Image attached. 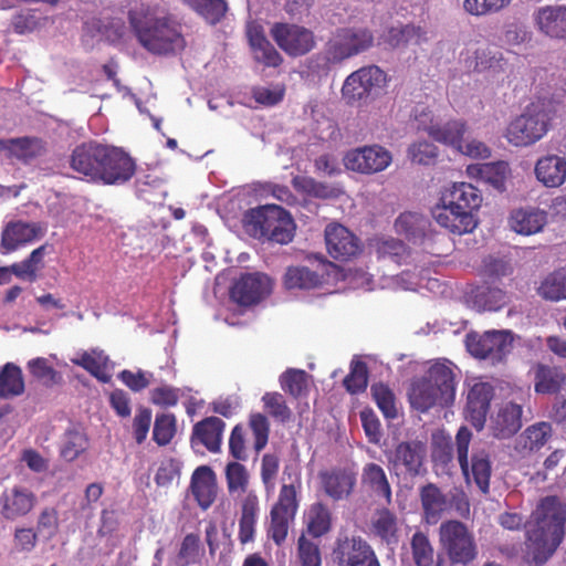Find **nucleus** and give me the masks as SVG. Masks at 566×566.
Instances as JSON below:
<instances>
[{
  "label": "nucleus",
  "mask_w": 566,
  "mask_h": 566,
  "mask_svg": "<svg viewBox=\"0 0 566 566\" xmlns=\"http://www.w3.org/2000/svg\"><path fill=\"white\" fill-rule=\"evenodd\" d=\"M48 231L44 222L11 221L1 235L2 253H11L41 240Z\"/></svg>",
  "instance_id": "f3484780"
},
{
  "label": "nucleus",
  "mask_w": 566,
  "mask_h": 566,
  "mask_svg": "<svg viewBox=\"0 0 566 566\" xmlns=\"http://www.w3.org/2000/svg\"><path fill=\"white\" fill-rule=\"evenodd\" d=\"M513 333L507 329L488 331L482 335L476 333L467 336L468 352L481 359H489L492 364L502 361L513 347Z\"/></svg>",
  "instance_id": "9b49d317"
},
{
  "label": "nucleus",
  "mask_w": 566,
  "mask_h": 566,
  "mask_svg": "<svg viewBox=\"0 0 566 566\" xmlns=\"http://www.w3.org/2000/svg\"><path fill=\"white\" fill-rule=\"evenodd\" d=\"M191 494L202 510L213 503L217 495V481L214 472L207 465L199 467L191 476Z\"/></svg>",
  "instance_id": "473e14b6"
},
{
  "label": "nucleus",
  "mask_w": 566,
  "mask_h": 566,
  "mask_svg": "<svg viewBox=\"0 0 566 566\" xmlns=\"http://www.w3.org/2000/svg\"><path fill=\"white\" fill-rule=\"evenodd\" d=\"M408 396L412 408L421 412L451 405L455 398L451 363L448 360L433 363L424 377L411 384Z\"/></svg>",
  "instance_id": "f03ea898"
},
{
  "label": "nucleus",
  "mask_w": 566,
  "mask_h": 566,
  "mask_svg": "<svg viewBox=\"0 0 566 566\" xmlns=\"http://www.w3.org/2000/svg\"><path fill=\"white\" fill-rule=\"evenodd\" d=\"M494 389L490 382L475 380L470 386L467 396V418L478 430H482Z\"/></svg>",
  "instance_id": "4be33fe9"
},
{
  "label": "nucleus",
  "mask_w": 566,
  "mask_h": 566,
  "mask_svg": "<svg viewBox=\"0 0 566 566\" xmlns=\"http://www.w3.org/2000/svg\"><path fill=\"white\" fill-rule=\"evenodd\" d=\"M243 222L254 238H266L280 244H287L294 237L295 224L291 214L276 205L249 210Z\"/></svg>",
  "instance_id": "20e7f679"
},
{
  "label": "nucleus",
  "mask_w": 566,
  "mask_h": 566,
  "mask_svg": "<svg viewBox=\"0 0 566 566\" xmlns=\"http://www.w3.org/2000/svg\"><path fill=\"white\" fill-rule=\"evenodd\" d=\"M471 438L472 433L468 428L461 427L459 429L455 436L458 461L467 481L472 479L481 492L485 494L490 489L491 462L489 454L483 450L473 452L471 462H469Z\"/></svg>",
  "instance_id": "9d476101"
},
{
  "label": "nucleus",
  "mask_w": 566,
  "mask_h": 566,
  "mask_svg": "<svg viewBox=\"0 0 566 566\" xmlns=\"http://www.w3.org/2000/svg\"><path fill=\"white\" fill-rule=\"evenodd\" d=\"M297 558L301 566H322L318 545L301 535L297 541Z\"/></svg>",
  "instance_id": "69168bd1"
},
{
  "label": "nucleus",
  "mask_w": 566,
  "mask_h": 566,
  "mask_svg": "<svg viewBox=\"0 0 566 566\" xmlns=\"http://www.w3.org/2000/svg\"><path fill=\"white\" fill-rule=\"evenodd\" d=\"M24 379L21 368L13 364L7 363L0 369V396L3 398H12L24 392Z\"/></svg>",
  "instance_id": "8fccbe9b"
},
{
  "label": "nucleus",
  "mask_w": 566,
  "mask_h": 566,
  "mask_svg": "<svg viewBox=\"0 0 566 566\" xmlns=\"http://www.w3.org/2000/svg\"><path fill=\"white\" fill-rule=\"evenodd\" d=\"M375 249L379 258H390L398 264L406 262V259L409 258L405 244L392 238L377 239Z\"/></svg>",
  "instance_id": "bf43d9fd"
},
{
  "label": "nucleus",
  "mask_w": 566,
  "mask_h": 566,
  "mask_svg": "<svg viewBox=\"0 0 566 566\" xmlns=\"http://www.w3.org/2000/svg\"><path fill=\"white\" fill-rule=\"evenodd\" d=\"M565 381L566 376L559 368L542 364L535 368L534 389L537 394H555Z\"/></svg>",
  "instance_id": "09e8293b"
},
{
  "label": "nucleus",
  "mask_w": 566,
  "mask_h": 566,
  "mask_svg": "<svg viewBox=\"0 0 566 566\" xmlns=\"http://www.w3.org/2000/svg\"><path fill=\"white\" fill-rule=\"evenodd\" d=\"M325 493L333 500L347 497L356 482L355 475L346 470H332L321 473Z\"/></svg>",
  "instance_id": "ea45409f"
},
{
  "label": "nucleus",
  "mask_w": 566,
  "mask_h": 566,
  "mask_svg": "<svg viewBox=\"0 0 566 566\" xmlns=\"http://www.w3.org/2000/svg\"><path fill=\"white\" fill-rule=\"evenodd\" d=\"M361 485L376 496L391 500V489L384 469L376 463H368L361 473Z\"/></svg>",
  "instance_id": "a18cd8bd"
},
{
  "label": "nucleus",
  "mask_w": 566,
  "mask_h": 566,
  "mask_svg": "<svg viewBox=\"0 0 566 566\" xmlns=\"http://www.w3.org/2000/svg\"><path fill=\"white\" fill-rule=\"evenodd\" d=\"M411 553L417 566H433L434 549L429 537L422 532H416L411 537Z\"/></svg>",
  "instance_id": "13d9d810"
},
{
  "label": "nucleus",
  "mask_w": 566,
  "mask_h": 566,
  "mask_svg": "<svg viewBox=\"0 0 566 566\" xmlns=\"http://www.w3.org/2000/svg\"><path fill=\"white\" fill-rule=\"evenodd\" d=\"M523 408L518 403L503 402L491 413L489 430L496 439H509L522 427Z\"/></svg>",
  "instance_id": "aec40b11"
},
{
  "label": "nucleus",
  "mask_w": 566,
  "mask_h": 566,
  "mask_svg": "<svg viewBox=\"0 0 566 566\" xmlns=\"http://www.w3.org/2000/svg\"><path fill=\"white\" fill-rule=\"evenodd\" d=\"M35 503L36 496L28 488H7L0 495V514L8 521H14L30 513Z\"/></svg>",
  "instance_id": "412c9836"
},
{
  "label": "nucleus",
  "mask_w": 566,
  "mask_h": 566,
  "mask_svg": "<svg viewBox=\"0 0 566 566\" xmlns=\"http://www.w3.org/2000/svg\"><path fill=\"white\" fill-rule=\"evenodd\" d=\"M226 481L227 488L231 495L233 494H247L248 485L250 481V474L247 468L237 462L232 461L226 465Z\"/></svg>",
  "instance_id": "6e6d98bb"
},
{
  "label": "nucleus",
  "mask_w": 566,
  "mask_h": 566,
  "mask_svg": "<svg viewBox=\"0 0 566 566\" xmlns=\"http://www.w3.org/2000/svg\"><path fill=\"white\" fill-rule=\"evenodd\" d=\"M259 514V497L254 491H250L242 497L240 503L238 538L241 544L254 541Z\"/></svg>",
  "instance_id": "2f4dec72"
},
{
  "label": "nucleus",
  "mask_w": 566,
  "mask_h": 566,
  "mask_svg": "<svg viewBox=\"0 0 566 566\" xmlns=\"http://www.w3.org/2000/svg\"><path fill=\"white\" fill-rule=\"evenodd\" d=\"M334 556L338 566H380L371 546L360 537L338 538Z\"/></svg>",
  "instance_id": "a211bd4d"
},
{
  "label": "nucleus",
  "mask_w": 566,
  "mask_h": 566,
  "mask_svg": "<svg viewBox=\"0 0 566 566\" xmlns=\"http://www.w3.org/2000/svg\"><path fill=\"white\" fill-rule=\"evenodd\" d=\"M427 31L416 24H399L387 30L382 40L391 48L406 46L408 44H421L427 41Z\"/></svg>",
  "instance_id": "37998d69"
},
{
  "label": "nucleus",
  "mask_w": 566,
  "mask_h": 566,
  "mask_svg": "<svg viewBox=\"0 0 566 566\" xmlns=\"http://www.w3.org/2000/svg\"><path fill=\"white\" fill-rule=\"evenodd\" d=\"M424 450L420 443L402 442L397 446L392 463L396 470L416 475L422 465Z\"/></svg>",
  "instance_id": "e433bc0d"
},
{
  "label": "nucleus",
  "mask_w": 566,
  "mask_h": 566,
  "mask_svg": "<svg viewBox=\"0 0 566 566\" xmlns=\"http://www.w3.org/2000/svg\"><path fill=\"white\" fill-rule=\"evenodd\" d=\"M538 182L547 188H558L566 181V158L555 154L539 157L534 167Z\"/></svg>",
  "instance_id": "c85d7f7f"
},
{
  "label": "nucleus",
  "mask_w": 566,
  "mask_h": 566,
  "mask_svg": "<svg viewBox=\"0 0 566 566\" xmlns=\"http://www.w3.org/2000/svg\"><path fill=\"white\" fill-rule=\"evenodd\" d=\"M104 146L95 143L77 146L71 157L72 169L87 180L97 182Z\"/></svg>",
  "instance_id": "bb28decb"
},
{
  "label": "nucleus",
  "mask_w": 566,
  "mask_h": 566,
  "mask_svg": "<svg viewBox=\"0 0 566 566\" xmlns=\"http://www.w3.org/2000/svg\"><path fill=\"white\" fill-rule=\"evenodd\" d=\"M395 230L412 243L421 245L428 253L437 256L442 254L436 247L441 238L429 231V221L422 214L411 211L400 213L395 221Z\"/></svg>",
  "instance_id": "ddd939ff"
},
{
  "label": "nucleus",
  "mask_w": 566,
  "mask_h": 566,
  "mask_svg": "<svg viewBox=\"0 0 566 566\" xmlns=\"http://www.w3.org/2000/svg\"><path fill=\"white\" fill-rule=\"evenodd\" d=\"M292 184L297 192L308 199H332L342 195L339 187L318 182L306 176L294 177Z\"/></svg>",
  "instance_id": "49530a36"
},
{
  "label": "nucleus",
  "mask_w": 566,
  "mask_h": 566,
  "mask_svg": "<svg viewBox=\"0 0 566 566\" xmlns=\"http://www.w3.org/2000/svg\"><path fill=\"white\" fill-rule=\"evenodd\" d=\"M467 125L463 120L453 119L444 123L443 125L438 124L436 129H431V137L444 145L457 148L467 134Z\"/></svg>",
  "instance_id": "5fc2aeb1"
},
{
  "label": "nucleus",
  "mask_w": 566,
  "mask_h": 566,
  "mask_svg": "<svg viewBox=\"0 0 566 566\" xmlns=\"http://www.w3.org/2000/svg\"><path fill=\"white\" fill-rule=\"evenodd\" d=\"M538 293L551 301L566 298V269H560L547 275L541 283Z\"/></svg>",
  "instance_id": "4d7b16f0"
},
{
  "label": "nucleus",
  "mask_w": 566,
  "mask_h": 566,
  "mask_svg": "<svg viewBox=\"0 0 566 566\" xmlns=\"http://www.w3.org/2000/svg\"><path fill=\"white\" fill-rule=\"evenodd\" d=\"M532 17L538 32L551 39L566 40V6H543Z\"/></svg>",
  "instance_id": "a878e982"
},
{
  "label": "nucleus",
  "mask_w": 566,
  "mask_h": 566,
  "mask_svg": "<svg viewBox=\"0 0 566 566\" xmlns=\"http://www.w3.org/2000/svg\"><path fill=\"white\" fill-rule=\"evenodd\" d=\"M374 400L382 415L388 419L397 417L396 398L392 391L382 384H375L370 388Z\"/></svg>",
  "instance_id": "680f3d73"
},
{
  "label": "nucleus",
  "mask_w": 566,
  "mask_h": 566,
  "mask_svg": "<svg viewBox=\"0 0 566 566\" xmlns=\"http://www.w3.org/2000/svg\"><path fill=\"white\" fill-rule=\"evenodd\" d=\"M250 46L253 51L254 59L263 63L265 66H277L282 62L280 53L266 40L261 25L250 23L247 30Z\"/></svg>",
  "instance_id": "72a5a7b5"
},
{
  "label": "nucleus",
  "mask_w": 566,
  "mask_h": 566,
  "mask_svg": "<svg viewBox=\"0 0 566 566\" xmlns=\"http://www.w3.org/2000/svg\"><path fill=\"white\" fill-rule=\"evenodd\" d=\"M547 222L545 211L535 208L514 210L510 217V227L523 235H532L543 230Z\"/></svg>",
  "instance_id": "f704fd0d"
},
{
  "label": "nucleus",
  "mask_w": 566,
  "mask_h": 566,
  "mask_svg": "<svg viewBox=\"0 0 566 566\" xmlns=\"http://www.w3.org/2000/svg\"><path fill=\"white\" fill-rule=\"evenodd\" d=\"M387 74L377 65H366L352 72L342 86L343 98L350 105L366 104L387 85Z\"/></svg>",
  "instance_id": "0eeeda50"
},
{
  "label": "nucleus",
  "mask_w": 566,
  "mask_h": 566,
  "mask_svg": "<svg viewBox=\"0 0 566 566\" xmlns=\"http://www.w3.org/2000/svg\"><path fill=\"white\" fill-rule=\"evenodd\" d=\"M438 156V148L428 140H418L408 148V158L419 165H431Z\"/></svg>",
  "instance_id": "e2e57ef3"
},
{
  "label": "nucleus",
  "mask_w": 566,
  "mask_h": 566,
  "mask_svg": "<svg viewBox=\"0 0 566 566\" xmlns=\"http://www.w3.org/2000/svg\"><path fill=\"white\" fill-rule=\"evenodd\" d=\"M497 522L509 531H518L525 526L527 562L533 566H541L563 542L566 506L556 496H546L536 505L527 522L522 514L513 511L501 513Z\"/></svg>",
  "instance_id": "f257e3e1"
},
{
  "label": "nucleus",
  "mask_w": 566,
  "mask_h": 566,
  "mask_svg": "<svg viewBox=\"0 0 566 566\" xmlns=\"http://www.w3.org/2000/svg\"><path fill=\"white\" fill-rule=\"evenodd\" d=\"M342 276L340 270L333 263L319 261L315 270L306 266H291L284 275L289 290H312L329 285Z\"/></svg>",
  "instance_id": "f8f14e48"
},
{
  "label": "nucleus",
  "mask_w": 566,
  "mask_h": 566,
  "mask_svg": "<svg viewBox=\"0 0 566 566\" xmlns=\"http://www.w3.org/2000/svg\"><path fill=\"white\" fill-rule=\"evenodd\" d=\"M371 527L387 544L398 543V520L392 512L386 509L378 511L373 517Z\"/></svg>",
  "instance_id": "3c124183"
},
{
  "label": "nucleus",
  "mask_w": 566,
  "mask_h": 566,
  "mask_svg": "<svg viewBox=\"0 0 566 566\" xmlns=\"http://www.w3.org/2000/svg\"><path fill=\"white\" fill-rule=\"evenodd\" d=\"M325 241L328 253L334 259H347L359 250L357 238L344 226L328 224L325 229Z\"/></svg>",
  "instance_id": "cd10ccee"
},
{
  "label": "nucleus",
  "mask_w": 566,
  "mask_h": 566,
  "mask_svg": "<svg viewBox=\"0 0 566 566\" xmlns=\"http://www.w3.org/2000/svg\"><path fill=\"white\" fill-rule=\"evenodd\" d=\"M176 432V420L170 413H163L156 417L154 426V440L159 446L170 442Z\"/></svg>",
  "instance_id": "338daca9"
},
{
  "label": "nucleus",
  "mask_w": 566,
  "mask_h": 566,
  "mask_svg": "<svg viewBox=\"0 0 566 566\" xmlns=\"http://www.w3.org/2000/svg\"><path fill=\"white\" fill-rule=\"evenodd\" d=\"M553 428L549 422L539 421L528 426L513 443V455L526 459L538 452L552 438Z\"/></svg>",
  "instance_id": "b1692460"
},
{
  "label": "nucleus",
  "mask_w": 566,
  "mask_h": 566,
  "mask_svg": "<svg viewBox=\"0 0 566 566\" xmlns=\"http://www.w3.org/2000/svg\"><path fill=\"white\" fill-rule=\"evenodd\" d=\"M281 387L294 397L301 396L307 389V375L301 369H289L281 378Z\"/></svg>",
  "instance_id": "0e129e2a"
},
{
  "label": "nucleus",
  "mask_w": 566,
  "mask_h": 566,
  "mask_svg": "<svg viewBox=\"0 0 566 566\" xmlns=\"http://www.w3.org/2000/svg\"><path fill=\"white\" fill-rule=\"evenodd\" d=\"M420 499L426 522L436 524L449 506L446 495L434 484H427L420 491Z\"/></svg>",
  "instance_id": "a19ab883"
},
{
  "label": "nucleus",
  "mask_w": 566,
  "mask_h": 566,
  "mask_svg": "<svg viewBox=\"0 0 566 566\" xmlns=\"http://www.w3.org/2000/svg\"><path fill=\"white\" fill-rule=\"evenodd\" d=\"M468 302L479 312H496L509 303V296L502 289L482 285L471 291Z\"/></svg>",
  "instance_id": "c9c22d12"
},
{
  "label": "nucleus",
  "mask_w": 566,
  "mask_h": 566,
  "mask_svg": "<svg viewBox=\"0 0 566 566\" xmlns=\"http://www.w3.org/2000/svg\"><path fill=\"white\" fill-rule=\"evenodd\" d=\"M441 202L449 205L455 211L474 216L482 203V195L478 188L468 182H454L446 187L440 197Z\"/></svg>",
  "instance_id": "5701e85b"
},
{
  "label": "nucleus",
  "mask_w": 566,
  "mask_h": 566,
  "mask_svg": "<svg viewBox=\"0 0 566 566\" xmlns=\"http://www.w3.org/2000/svg\"><path fill=\"white\" fill-rule=\"evenodd\" d=\"M465 64L469 70L478 73H485V77L491 82H502L506 75L507 63L499 52H492L489 49H475L473 59L470 51L465 53Z\"/></svg>",
  "instance_id": "393cba45"
},
{
  "label": "nucleus",
  "mask_w": 566,
  "mask_h": 566,
  "mask_svg": "<svg viewBox=\"0 0 566 566\" xmlns=\"http://www.w3.org/2000/svg\"><path fill=\"white\" fill-rule=\"evenodd\" d=\"M439 543L452 564L467 565L478 555L473 534L459 521H447L440 525Z\"/></svg>",
  "instance_id": "1a4fd4ad"
},
{
  "label": "nucleus",
  "mask_w": 566,
  "mask_h": 566,
  "mask_svg": "<svg viewBox=\"0 0 566 566\" xmlns=\"http://www.w3.org/2000/svg\"><path fill=\"white\" fill-rule=\"evenodd\" d=\"M271 34L277 45L292 56L306 54L315 45L313 32L297 24L275 23Z\"/></svg>",
  "instance_id": "dca6fc26"
},
{
  "label": "nucleus",
  "mask_w": 566,
  "mask_h": 566,
  "mask_svg": "<svg viewBox=\"0 0 566 566\" xmlns=\"http://www.w3.org/2000/svg\"><path fill=\"white\" fill-rule=\"evenodd\" d=\"M181 1L210 24H217L220 22L228 11V4L224 0Z\"/></svg>",
  "instance_id": "603ef678"
},
{
  "label": "nucleus",
  "mask_w": 566,
  "mask_h": 566,
  "mask_svg": "<svg viewBox=\"0 0 566 566\" xmlns=\"http://www.w3.org/2000/svg\"><path fill=\"white\" fill-rule=\"evenodd\" d=\"M374 44L373 32L364 27H346L337 29L326 44L324 67L356 56Z\"/></svg>",
  "instance_id": "423d86ee"
},
{
  "label": "nucleus",
  "mask_w": 566,
  "mask_h": 566,
  "mask_svg": "<svg viewBox=\"0 0 566 566\" xmlns=\"http://www.w3.org/2000/svg\"><path fill=\"white\" fill-rule=\"evenodd\" d=\"M306 531L313 537H321L332 527V514L329 509L321 502L313 503L304 513Z\"/></svg>",
  "instance_id": "de8ad7c7"
},
{
  "label": "nucleus",
  "mask_w": 566,
  "mask_h": 566,
  "mask_svg": "<svg viewBox=\"0 0 566 566\" xmlns=\"http://www.w3.org/2000/svg\"><path fill=\"white\" fill-rule=\"evenodd\" d=\"M432 217L439 226L454 234L472 232L478 226L475 216L455 211L453 207L441 201L432 209Z\"/></svg>",
  "instance_id": "c756f323"
},
{
  "label": "nucleus",
  "mask_w": 566,
  "mask_h": 566,
  "mask_svg": "<svg viewBox=\"0 0 566 566\" xmlns=\"http://www.w3.org/2000/svg\"><path fill=\"white\" fill-rule=\"evenodd\" d=\"M88 442L85 433L77 428H71L64 433L61 444L60 454L65 461H74L77 459L86 449Z\"/></svg>",
  "instance_id": "864d4df0"
},
{
  "label": "nucleus",
  "mask_w": 566,
  "mask_h": 566,
  "mask_svg": "<svg viewBox=\"0 0 566 566\" xmlns=\"http://www.w3.org/2000/svg\"><path fill=\"white\" fill-rule=\"evenodd\" d=\"M512 0H464L463 9L473 17L495 14L511 4Z\"/></svg>",
  "instance_id": "052dcab7"
},
{
  "label": "nucleus",
  "mask_w": 566,
  "mask_h": 566,
  "mask_svg": "<svg viewBox=\"0 0 566 566\" xmlns=\"http://www.w3.org/2000/svg\"><path fill=\"white\" fill-rule=\"evenodd\" d=\"M271 290L272 281L268 275L248 273L234 283L231 289V297L242 306H250L268 296Z\"/></svg>",
  "instance_id": "6ab92c4d"
},
{
  "label": "nucleus",
  "mask_w": 566,
  "mask_h": 566,
  "mask_svg": "<svg viewBox=\"0 0 566 566\" xmlns=\"http://www.w3.org/2000/svg\"><path fill=\"white\" fill-rule=\"evenodd\" d=\"M223 429L224 422L217 417L202 420L193 428L192 447L195 448L198 443H201L211 452L219 451Z\"/></svg>",
  "instance_id": "4c0bfd02"
},
{
  "label": "nucleus",
  "mask_w": 566,
  "mask_h": 566,
  "mask_svg": "<svg viewBox=\"0 0 566 566\" xmlns=\"http://www.w3.org/2000/svg\"><path fill=\"white\" fill-rule=\"evenodd\" d=\"M300 489V482L297 485L294 482L284 483L280 489L276 502L270 511L266 534L276 545H282L285 542L290 526L295 520L300 506L297 497Z\"/></svg>",
  "instance_id": "6e6552de"
},
{
  "label": "nucleus",
  "mask_w": 566,
  "mask_h": 566,
  "mask_svg": "<svg viewBox=\"0 0 566 566\" xmlns=\"http://www.w3.org/2000/svg\"><path fill=\"white\" fill-rule=\"evenodd\" d=\"M42 150V144L36 138L20 137L0 139V153L8 158L29 160L36 157Z\"/></svg>",
  "instance_id": "c03bdc74"
},
{
  "label": "nucleus",
  "mask_w": 566,
  "mask_h": 566,
  "mask_svg": "<svg viewBox=\"0 0 566 566\" xmlns=\"http://www.w3.org/2000/svg\"><path fill=\"white\" fill-rule=\"evenodd\" d=\"M556 113L557 107L554 102L536 99L509 123L504 137L515 147L532 146L549 132Z\"/></svg>",
  "instance_id": "7ed1b4c3"
},
{
  "label": "nucleus",
  "mask_w": 566,
  "mask_h": 566,
  "mask_svg": "<svg viewBox=\"0 0 566 566\" xmlns=\"http://www.w3.org/2000/svg\"><path fill=\"white\" fill-rule=\"evenodd\" d=\"M285 88L281 84L258 86L252 90L256 103L263 106H274L284 97Z\"/></svg>",
  "instance_id": "774afa93"
},
{
  "label": "nucleus",
  "mask_w": 566,
  "mask_h": 566,
  "mask_svg": "<svg viewBox=\"0 0 566 566\" xmlns=\"http://www.w3.org/2000/svg\"><path fill=\"white\" fill-rule=\"evenodd\" d=\"M130 23L140 44L154 54H167L184 48L181 34L166 19L147 17L137 21L132 15Z\"/></svg>",
  "instance_id": "39448f33"
},
{
  "label": "nucleus",
  "mask_w": 566,
  "mask_h": 566,
  "mask_svg": "<svg viewBox=\"0 0 566 566\" xmlns=\"http://www.w3.org/2000/svg\"><path fill=\"white\" fill-rule=\"evenodd\" d=\"M53 247L45 243L34 249L30 255L21 262L11 265L12 273L21 279L33 282L38 279L39 272L44 269V258L50 254Z\"/></svg>",
  "instance_id": "79ce46f5"
},
{
  "label": "nucleus",
  "mask_w": 566,
  "mask_h": 566,
  "mask_svg": "<svg viewBox=\"0 0 566 566\" xmlns=\"http://www.w3.org/2000/svg\"><path fill=\"white\" fill-rule=\"evenodd\" d=\"M71 361L83 367L103 382H108L112 378L113 365L103 350L83 352L73 357Z\"/></svg>",
  "instance_id": "58836bf2"
},
{
  "label": "nucleus",
  "mask_w": 566,
  "mask_h": 566,
  "mask_svg": "<svg viewBox=\"0 0 566 566\" xmlns=\"http://www.w3.org/2000/svg\"><path fill=\"white\" fill-rule=\"evenodd\" d=\"M135 170V161L122 148L105 145L97 182L123 185L134 176Z\"/></svg>",
  "instance_id": "2eb2a0df"
},
{
  "label": "nucleus",
  "mask_w": 566,
  "mask_h": 566,
  "mask_svg": "<svg viewBox=\"0 0 566 566\" xmlns=\"http://www.w3.org/2000/svg\"><path fill=\"white\" fill-rule=\"evenodd\" d=\"M392 161L391 153L380 145H370L348 150L344 166L352 171L371 175L384 171Z\"/></svg>",
  "instance_id": "4468645a"
},
{
  "label": "nucleus",
  "mask_w": 566,
  "mask_h": 566,
  "mask_svg": "<svg viewBox=\"0 0 566 566\" xmlns=\"http://www.w3.org/2000/svg\"><path fill=\"white\" fill-rule=\"evenodd\" d=\"M465 171L469 178L481 180L499 191L505 190L511 176L510 165L503 160L469 165Z\"/></svg>",
  "instance_id": "7c9ffc66"
}]
</instances>
